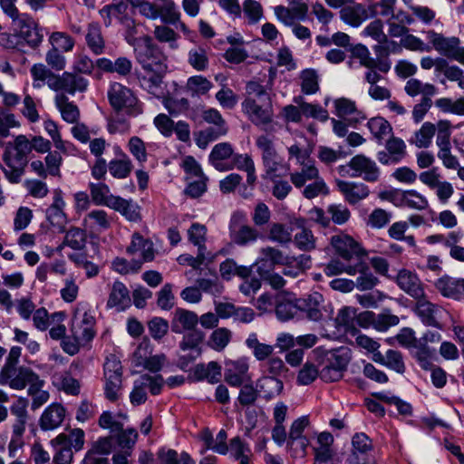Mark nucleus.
Returning <instances> with one entry per match:
<instances>
[{
    "label": "nucleus",
    "instance_id": "11",
    "mask_svg": "<svg viewBox=\"0 0 464 464\" xmlns=\"http://www.w3.org/2000/svg\"><path fill=\"white\" fill-rule=\"evenodd\" d=\"M38 374L27 367H3L0 371V384L8 385L11 389L21 391L31 385L38 378Z\"/></svg>",
    "mask_w": 464,
    "mask_h": 464
},
{
    "label": "nucleus",
    "instance_id": "53",
    "mask_svg": "<svg viewBox=\"0 0 464 464\" xmlns=\"http://www.w3.org/2000/svg\"><path fill=\"white\" fill-rule=\"evenodd\" d=\"M31 75L34 80V87L40 88L42 86L41 82L46 81L47 86L50 88V82H53V81L56 80L57 74L53 73L47 66L43 63H35L30 69Z\"/></svg>",
    "mask_w": 464,
    "mask_h": 464
},
{
    "label": "nucleus",
    "instance_id": "60",
    "mask_svg": "<svg viewBox=\"0 0 464 464\" xmlns=\"http://www.w3.org/2000/svg\"><path fill=\"white\" fill-rule=\"evenodd\" d=\"M186 333L187 334H184L181 342L179 343V348L184 352L187 350H192L197 353V356H199L201 349L198 345L204 339V334L198 329Z\"/></svg>",
    "mask_w": 464,
    "mask_h": 464
},
{
    "label": "nucleus",
    "instance_id": "22",
    "mask_svg": "<svg viewBox=\"0 0 464 464\" xmlns=\"http://www.w3.org/2000/svg\"><path fill=\"white\" fill-rule=\"evenodd\" d=\"M352 454L347 459L348 464H368V453L372 449V440L365 433H356L352 440Z\"/></svg>",
    "mask_w": 464,
    "mask_h": 464
},
{
    "label": "nucleus",
    "instance_id": "37",
    "mask_svg": "<svg viewBox=\"0 0 464 464\" xmlns=\"http://www.w3.org/2000/svg\"><path fill=\"white\" fill-rule=\"evenodd\" d=\"M127 252L129 254H136L139 252L143 262H150L155 256L153 243L149 239H145L138 233L132 236V240L127 248Z\"/></svg>",
    "mask_w": 464,
    "mask_h": 464
},
{
    "label": "nucleus",
    "instance_id": "12",
    "mask_svg": "<svg viewBox=\"0 0 464 464\" xmlns=\"http://www.w3.org/2000/svg\"><path fill=\"white\" fill-rule=\"evenodd\" d=\"M53 82H50L51 90L71 95L76 92H84L89 86V81L74 72H64L62 74H57L56 80Z\"/></svg>",
    "mask_w": 464,
    "mask_h": 464
},
{
    "label": "nucleus",
    "instance_id": "52",
    "mask_svg": "<svg viewBox=\"0 0 464 464\" xmlns=\"http://www.w3.org/2000/svg\"><path fill=\"white\" fill-rule=\"evenodd\" d=\"M86 43L92 52L96 54H102L104 51V40L102 36L101 27L98 24H90L86 34Z\"/></svg>",
    "mask_w": 464,
    "mask_h": 464
},
{
    "label": "nucleus",
    "instance_id": "44",
    "mask_svg": "<svg viewBox=\"0 0 464 464\" xmlns=\"http://www.w3.org/2000/svg\"><path fill=\"white\" fill-rule=\"evenodd\" d=\"M52 446L67 445L76 451L82 449L84 444V432L82 429H73L69 434L61 433L51 440Z\"/></svg>",
    "mask_w": 464,
    "mask_h": 464
},
{
    "label": "nucleus",
    "instance_id": "31",
    "mask_svg": "<svg viewBox=\"0 0 464 464\" xmlns=\"http://www.w3.org/2000/svg\"><path fill=\"white\" fill-rule=\"evenodd\" d=\"M353 55L365 68L378 67L382 73H387L391 70V61L389 59H375L372 57L368 48L362 44H358L354 47Z\"/></svg>",
    "mask_w": 464,
    "mask_h": 464
},
{
    "label": "nucleus",
    "instance_id": "17",
    "mask_svg": "<svg viewBox=\"0 0 464 464\" xmlns=\"http://www.w3.org/2000/svg\"><path fill=\"white\" fill-rule=\"evenodd\" d=\"M395 282L401 291L415 300L425 296L424 285L415 272L401 269L395 277Z\"/></svg>",
    "mask_w": 464,
    "mask_h": 464
},
{
    "label": "nucleus",
    "instance_id": "19",
    "mask_svg": "<svg viewBox=\"0 0 464 464\" xmlns=\"http://www.w3.org/2000/svg\"><path fill=\"white\" fill-rule=\"evenodd\" d=\"M225 365V381L229 385L239 387L250 379L248 360L246 357L227 361Z\"/></svg>",
    "mask_w": 464,
    "mask_h": 464
},
{
    "label": "nucleus",
    "instance_id": "20",
    "mask_svg": "<svg viewBox=\"0 0 464 464\" xmlns=\"http://www.w3.org/2000/svg\"><path fill=\"white\" fill-rule=\"evenodd\" d=\"M435 288L446 298L464 300V278L443 276L435 284Z\"/></svg>",
    "mask_w": 464,
    "mask_h": 464
},
{
    "label": "nucleus",
    "instance_id": "10",
    "mask_svg": "<svg viewBox=\"0 0 464 464\" xmlns=\"http://www.w3.org/2000/svg\"><path fill=\"white\" fill-rule=\"evenodd\" d=\"M122 366L121 362L114 356L107 357L104 363V392L111 401H115L119 397L121 389Z\"/></svg>",
    "mask_w": 464,
    "mask_h": 464
},
{
    "label": "nucleus",
    "instance_id": "9",
    "mask_svg": "<svg viewBox=\"0 0 464 464\" xmlns=\"http://www.w3.org/2000/svg\"><path fill=\"white\" fill-rule=\"evenodd\" d=\"M256 145L261 151L262 161L269 179L280 177L277 172L282 167V160L276 150L273 140L268 135H260L256 140Z\"/></svg>",
    "mask_w": 464,
    "mask_h": 464
},
{
    "label": "nucleus",
    "instance_id": "6",
    "mask_svg": "<svg viewBox=\"0 0 464 464\" xmlns=\"http://www.w3.org/2000/svg\"><path fill=\"white\" fill-rule=\"evenodd\" d=\"M412 311L425 326L439 330L443 329V320L448 314L447 310L441 305L428 300L426 295L416 300Z\"/></svg>",
    "mask_w": 464,
    "mask_h": 464
},
{
    "label": "nucleus",
    "instance_id": "29",
    "mask_svg": "<svg viewBox=\"0 0 464 464\" xmlns=\"http://www.w3.org/2000/svg\"><path fill=\"white\" fill-rule=\"evenodd\" d=\"M261 257L257 260V266H262L265 268L271 269L276 265H290L295 256L284 255V253L273 246H266L260 250Z\"/></svg>",
    "mask_w": 464,
    "mask_h": 464
},
{
    "label": "nucleus",
    "instance_id": "61",
    "mask_svg": "<svg viewBox=\"0 0 464 464\" xmlns=\"http://www.w3.org/2000/svg\"><path fill=\"white\" fill-rule=\"evenodd\" d=\"M301 90L304 94H314L319 90L318 74L314 69H305L300 73Z\"/></svg>",
    "mask_w": 464,
    "mask_h": 464
},
{
    "label": "nucleus",
    "instance_id": "36",
    "mask_svg": "<svg viewBox=\"0 0 464 464\" xmlns=\"http://www.w3.org/2000/svg\"><path fill=\"white\" fill-rule=\"evenodd\" d=\"M209 51L206 45H194L188 51L187 62L198 72H204L209 66Z\"/></svg>",
    "mask_w": 464,
    "mask_h": 464
},
{
    "label": "nucleus",
    "instance_id": "32",
    "mask_svg": "<svg viewBox=\"0 0 464 464\" xmlns=\"http://www.w3.org/2000/svg\"><path fill=\"white\" fill-rule=\"evenodd\" d=\"M130 303V291L126 285L120 281H115L111 285L107 301V307L116 308L117 311L121 312L128 308Z\"/></svg>",
    "mask_w": 464,
    "mask_h": 464
},
{
    "label": "nucleus",
    "instance_id": "13",
    "mask_svg": "<svg viewBox=\"0 0 464 464\" xmlns=\"http://www.w3.org/2000/svg\"><path fill=\"white\" fill-rule=\"evenodd\" d=\"M95 318L90 311L77 310L72 318L71 334L78 340L88 343L95 336Z\"/></svg>",
    "mask_w": 464,
    "mask_h": 464
},
{
    "label": "nucleus",
    "instance_id": "43",
    "mask_svg": "<svg viewBox=\"0 0 464 464\" xmlns=\"http://www.w3.org/2000/svg\"><path fill=\"white\" fill-rule=\"evenodd\" d=\"M110 208L120 212L130 221H138L140 218L139 207L131 200H126L121 197L111 198Z\"/></svg>",
    "mask_w": 464,
    "mask_h": 464
},
{
    "label": "nucleus",
    "instance_id": "24",
    "mask_svg": "<svg viewBox=\"0 0 464 464\" xmlns=\"http://www.w3.org/2000/svg\"><path fill=\"white\" fill-rule=\"evenodd\" d=\"M337 188L344 197V199L350 205H355L358 202L365 199L369 194V188L361 182H351L345 180H337Z\"/></svg>",
    "mask_w": 464,
    "mask_h": 464
},
{
    "label": "nucleus",
    "instance_id": "21",
    "mask_svg": "<svg viewBox=\"0 0 464 464\" xmlns=\"http://www.w3.org/2000/svg\"><path fill=\"white\" fill-rule=\"evenodd\" d=\"M198 316L193 312L184 308H176L170 321L171 331L175 334H184L196 329Z\"/></svg>",
    "mask_w": 464,
    "mask_h": 464
},
{
    "label": "nucleus",
    "instance_id": "48",
    "mask_svg": "<svg viewBox=\"0 0 464 464\" xmlns=\"http://www.w3.org/2000/svg\"><path fill=\"white\" fill-rule=\"evenodd\" d=\"M232 332L226 327L215 329L209 335L207 344L216 352H222L232 339Z\"/></svg>",
    "mask_w": 464,
    "mask_h": 464
},
{
    "label": "nucleus",
    "instance_id": "40",
    "mask_svg": "<svg viewBox=\"0 0 464 464\" xmlns=\"http://www.w3.org/2000/svg\"><path fill=\"white\" fill-rule=\"evenodd\" d=\"M230 237L231 240L238 246H246L247 244L255 242L258 237V232L256 228L241 225L237 227L236 225H230Z\"/></svg>",
    "mask_w": 464,
    "mask_h": 464
},
{
    "label": "nucleus",
    "instance_id": "28",
    "mask_svg": "<svg viewBox=\"0 0 464 464\" xmlns=\"http://www.w3.org/2000/svg\"><path fill=\"white\" fill-rule=\"evenodd\" d=\"M96 67L103 72L117 73L126 77L131 72L132 62L124 56L118 57L115 61L103 57L96 60Z\"/></svg>",
    "mask_w": 464,
    "mask_h": 464
},
{
    "label": "nucleus",
    "instance_id": "3",
    "mask_svg": "<svg viewBox=\"0 0 464 464\" xmlns=\"http://www.w3.org/2000/svg\"><path fill=\"white\" fill-rule=\"evenodd\" d=\"M351 358L350 349L344 346L326 351L324 354L320 378L326 382L339 381L343 378Z\"/></svg>",
    "mask_w": 464,
    "mask_h": 464
},
{
    "label": "nucleus",
    "instance_id": "27",
    "mask_svg": "<svg viewBox=\"0 0 464 464\" xmlns=\"http://www.w3.org/2000/svg\"><path fill=\"white\" fill-rule=\"evenodd\" d=\"M65 409L60 403H52L42 413L39 426L43 430H53L63 423Z\"/></svg>",
    "mask_w": 464,
    "mask_h": 464
},
{
    "label": "nucleus",
    "instance_id": "35",
    "mask_svg": "<svg viewBox=\"0 0 464 464\" xmlns=\"http://www.w3.org/2000/svg\"><path fill=\"white\" fill-rule=\"evenodd\" d=\"M301 169L290 174V180L297 188H303L306 182L313 181L320 176L319 170L312 160H302Z\"/></svg>",
    "mask_w": 464,
    "mask_h": 464
},
{
    "label": "nucleus",
    "instance_id": "56",
    "mask_svg": "<svg viewBox=\"0 0 464 464\" xmlns=\"http://www.w3.org/2000/svg\"><path fill=\"white\" fill-rule=\"evenodd\" d=\"M212 87V82L202 75L191 76L187 81V90L192 96L205 95Z\"/></svg>",
    "mask_w": 464,
    "mask_h": 464
},
{
    "label": "nucleus",
    "instance_id": "55",
    "mask_svg": "<svg viewBox=\"0 0 464 464\" xmlns=\"http://www.w3.org/2000/svg\"><path fill=\"white\" fill-rule=\"evenodd\" d=\"M357 271H362L361 265H345L338 259H332L324 268V272L328 276L346 273L350 276H354Z\"/></svg>",
    "mask_w": 464,
    "mask_h": 464
},
{
    "label": "nucleus",
    "instance_id": "4",
    "mask_svg": "<svg viewBox=\"0 0 464 464\" xmlns=\"http://www.w3.org/2000/svg\"><path fill=\"white\" fill-rule=\"evenodd\" d=\"M142 42L143 45L136 49V58L142 69L150 72H167V56L162 48L149 35L143 36Z\"/></svg>",
    "mask_w": 464,
    "mask_h": 464
},
{
    "label": "nucleus",
    "instance_id": "5",
    "mask_svg": "<svg viewBox=\"0 0 464 464\" xmlns=\"http://www.w3.org/2000/svg\"><path fill=\"white\" fill-rule=\"evenodd\" d=\"M430 45L441 55L464 65V47L460 46L459 37H446L434 30L425 32Z\"/></svg>",
    "mask_w": 464,
    "mask_h": 464
},
{
    "label": "nucleus",
    "instance_id": "58",
    "mask_svg": "<svg viewBox=\"0 0 464 464\" xmlns=\"http://www.w3.org/2000/svg\"><path fill=\"white\" fill-rule=\"evenodd\" d=\"M90 191L92 201L96 205H105L110 208L111 198H116L110 193V188L105 183H90Z\"/></svg>",
    "mask_w": 464,
    "mask_h": 464
},
{
    "label": "nucleus",
    "instance_id": "54",
    "mask_svg": "<svg viewBox=\"0 0 464 464\" xmlns=\"http://www.w3.org/2000/svg\"><path fill=\"white\" fill-rule=\"evenodd\" d=\"M159 17L165 24H175L179 21L180 13L170 0H159Z\"/></svg>",
    "mask_w": 464,
    "mask_h": 464
},
{
    "label": "nucleus",
    "instance_id": "63",
    "mask_svg": "<svg viewBox=\"0 0 464 464\" xmlns=\"http://www.w3.org/2000/svg\"><path fill=\"white\" fill-rule=\"evenodd\" d=\"M268 238L282 246H285L292 242V231L285 225L274 223L271 225Z\"/></svg>",
    "mask_w": 464,
    "mask_h": 464
},
{
    "label": "nucleus",
    "instance_id": "47",
    "mask_svg": "<svg viewBox=\"0 0 464 464\" xmlns=\"http://www.w3.org/2000/svg\"><path fill=\"white\" fill-rule=\"evenodd\" d=\"M44 380L38 376L37 380L28 387L27 393L32 397L31 408L34 411L42 407L49 401L50 394L49 392L44 390Z\"/></svg>",
    "mask_w": 464,
    "mask_h": 464
},
{
    "label": "nucleus",
    "instance_id": "33",
    "mask_svg": "<svg viewBox=\"0 0 464 464\" xmlns=\"http://www.w3.org/2000/svg\"><path fill=\"white\" fill-rule=\"evenodd\" d=\"M334 107L336 115L340 118L349 117V122L352 125H356L366 119L362 111H357L354 102L349 99L340 98L335 100Z\"/></svg>",
    "mask_w": 464,
    "mask_h": 464
},
{
    "label": "nucleus",
    "instance_id": "1",
    "mask_svg": "<svg viewBox=\"0 0 464 464\" xmlns=\"http://www.w3.org/2000/svg\"><path fill=\"white\" fill-rule=\"evenodd\" d=\"M30 152V140L24 135H19L14 142L6 143L2 157L4 165H0V167L10 183L18 184L22 180Z\"/></svg>",
    "mask_w": 464,
    "mask_h": 464
},
{
    "label": "nucleus",
    "instance_id": "51",
    "mask_svg": "<svg viewBox=\"0 0 464 464\" xmlns=\"http://www.w3.org/2000/svg\"><path fill=\"white\" fill-rule=\"evenodd\" d=\"M355 265H361L362 271H357L360 276L354 282L355 287L360 291H367L372 289L378 283L379 280L376 276L370 272L367 264L363 260L355 262Z\"/></svg>",
    "mask_w": 464,
    "mask_h": 464
},
{
    "label": "nucleus",
    "instance_id": "30",
    "mask_svg": "<svg viewBox=\"0 0 464 464\" xmlns=\"http://www.w3.org/2000/svg\"><path fill=\"white\" fill-rule=\"evenodd\" d=\"M111 218L106 211L94 209L89 212L82 220V226L86 231L91 233H101L111 227Z\"/></svg>",
    "mask_w": 464,
    "mask_h": 464
},
{
    "label": "nucleus",
    "instance_id": "25",
    "mask_svg": "<svg viewBox=\"0 0 464 464\" xmlns=\"http://www.w3.org/2000/svg\"><path fill=\"white\" fill-rule=\"evenodd\" d=\"M234 155V149L229 142H220L216 144L209 156V163L218 171L232 170V167L228 166L230 161H227Z\"/></svg>",
    "mask_w": 464,
    "mask_h": 464
},
{
    "label": "nucleus",
    "instance_id": "39",
    "mask_svg": "<svg viewBox=\"0 0 464 464\" xmlns=\"http://www.w3.org/2000/svg\"><path fill=\"white\" fill-rule=\"evenodd\" d=\"M298 313L297 301L293 302L290 295H277L276 301V314L280 321H288Z\"/></svg>",
    "mask_w": 464,
    "mask_h": 464
},
{
    "label": "nucleus",
    "instance_id": "2",
    "mask_svg": "<svg viewBox=\"0 0 464 464\" xmlns=\"http://www.w3.org/2000/svg\"><path fill=\"white\" fill-rule=\"evenodd\" d=\"M107 97L111 108L122 111L130 117H137L143 112L142 103L133 91L118 82H111L107 91Z\"/></svg>",
    "mask_w": 464,
    "mask_h": 464
},
{
    "label": "nucleus",
    "instance_id": "15",
    "mask_svg": "<svg viewBox=\"0 0 464 464\" xmlns=\"http://www.w3.org/2000/svg\"><path fill=\"white\" fill-rule=\"evenodd\" d=\"M331 244L336 253L346 261L363 260L362 258L366 255L361 246L348 235L340 234L332 237Z\"/></svg>",
    "mask_w": 464,
    "mask_h": 464
},
{
    "label": "nucleus",
    "instance_id": "23",
    "mask_svg": "<svg viewBox=\"0 0 464 464\" xmlns=\"http://www.w3.org/2000/svg\"><path fill=\"white\" fill-rule=\"evenodd\" d=\"M53 194V201L46 209V218L58 232H64L67 224V218L63 212L65 203L60 190H55Z\"/></svg>",
    "mask_w": 464,
    "mask_h": 464
},
{
    "label": "nucleus",
    "instance_id": "49",
    "mask_svg": "<svg viewBox=\"0 0 464 464\" xmlns=\"http://www.w3.org/2000/svg\"><path fill=\"white\" fill-rule=\"evenodd\" d=\"M202 118L207 123L214 125V127L207 128L208 130H212L219 136H224L227 133L228 129L226 121L217 109L209 108L205 110L202 112Z\"/></svg>",
    "mask_w": 464,
    "mask_h": 464
},
{
    "label": "nucleus",
    "instance_id": "7",
    "mask_svg": "<svg viewBox=\"0 0 464 464\" xmlns=\"http://www.w3.org/2000/svg\"><path fill=\"white\" fill-rule=\"evenodd\" d=\"M165 381L161 375L151 376L147 373L140 375L133 382L132 391L130 393V401L132 405L138 406L146 402L147 389L152 395L161 392Z\"/></svg>",
    "mask_w": 464,
    "mask_h": 464
},
{
    "label": "nucleus",
    "instance_id": "50",
    "mask_svg": "<svg viewBox=\"0 0 464 464\" xmlns=\"http://www.w3.org/2000/svg\"><path fill=\"white\" fill-rule=\"evenodd\" d=\"M435 132L436 126L433 123L429 121L424 122L409 141L420 149L428 148L431 144Z\"/></svg>",
    "mask_w": 464,
    "mask_h": 464
},
{
    "label": "nucleus",
    "instance_id": "46",
    "mask_svg": "<svg viewBox=\"0 0 464 464\" xmlns=\"http://www.w3.org/2000/svg\"><path fill=\"white\" fill-rule=\"evenodd\" d=\"M367 127L371 131L373 139L379 144H382L383 140L392 134V127L390 122L382 117H373L367 122Z\"/></svg>",
    "mask_w": 464,
    "mask_h": 464
},
{
    "label": "nucleus",
    "instance_id": "14",
    "mask_svg": "<svg viewBox=\"0 0 464 464\" xmlns=\"http://www.w3.org/2000/svg\"><path fill=\"white\" fill-rule=\"evenodd\" d=\"M297 307L298 311L304 312L306 317L312 321L323 320L324 316H328L332 313V310L327 309L323 295L318 292L298 299Z\"/></svg>",
    "mask_w": 464,
    "mask_h": 464
},
{
    "label": "nucleus",
    "instance_id": "64",
    "mask_svg": "<svg viewBox=\"0 0 464 464\" xmlns=\"http://www.w3.org/2000/svg\"><path fill=\"white\" fill-rule=\"evenodd\" d=\"M435 105L443 112L464 115V97L456 101L450 98H440L436 100Z\"/></svg>",
    "mask_w": 464,
    "mask_h": 464
},
{
    "label": "nucleus",
    "instance_id": "18",
    "mask_svg": "<svg viewBox=\"0 0 464 464\" xmlns=\"http://www.w3.org/2000/svg\"><path fill=\"white\" fill-rule=\"evenodd\" d=\"M353 173L351 177H362L365 181L375 182L379 179L380 169L375 161L360 154L353 157L348 163Z\"/></svg>",
    "mask_w": 464,
    "mask_h": 464
},
{
    "label": "nucleus",
    "instance_id": "57",
    "mask_svg": "<svg viewBox=\"0 0 464 464\" xmlns=\"http://www.w3.org/2000/svg\"><path fill=\"white\" fill-rule=\"evenodd\" d=\"M131 160L124 155L121 159L112 160L108 164L110 174L116 179L127 178L132 169Z\"/></svg>",
    "mask_w": 464,
    "mask_h": 464
},
{
    "label": "nucleus",
    "instance_id": "41",
    "mask_svg": "<svg viewBox=\"0 0 464 464\" xmlns=\"http://www.w3.org/2000/svg\"><path fill=\"white\" fill-rule=\"evenodd\" d=\"M166 72L144 71V74L138 78L140 87L153 95H158L161 91V84Z\"/></svg>",
    "mask_w": 464,
    "mask_h": 464
},
{
    "label": "nucleus",
    "instance_id": "45",
    "mask_svg": "<svg viewBox=\"0 0 464 464\" xmlns=\"http://www.w3.org/2000/svg\"><path fill=\"white\" fill-rule=\"evenodd\" d=\"M245 343L257 361L268 359L273 354L275 349L273 345L260 343L256 333L250 334L246 339Z\"/></svg>",
    "mask_w": 464,
    "mask_h": 464
},
{
    "label": "nucleus",
    "instance_id": "59",
    "mask_svg": "<svg viewBox=\"0 0 464 464\" xmlns=\"http://www.w3.org/2000/svg\"><path fill=\"white\" fill-rule=\"evenodd\" d=\"M53 383L67 394L78 395L80 393V382L68 372L55 375Z\"/></svg>",
    "mask_w": 464,
    "mask_h": 464
},
{
    "label": "nucleus",
    "instance_id": "34",
    "mask_svg": "<svg viewBox=\"0 0 464 464\" xmlns=\"http://www.w3.org/2000/svg\"><path fill=\"white\" fill-rule=\"evenodd\" d=\"M372 360L400 374H402L406 369L401 353L396 350L390 349L385 354L381 352L375 353Z\"/></svg>",
    "mask_w": 464,
    "mask_h": 464
},
{
    "label": "nucleus",
    "instance_id": "8",
    "mask_svg": "<svg viewBox=\"0 0 464 464\" xmlns=\"http://www.w3.org/2000/svg\"><path fill=\"white\" fill-rule=\"evenodd\" d=\"M242 111L247 115L253 124L266 131H273L272 127H266L273 120V110L270 101L260 104L255 98H246L242 102Z\"/></svg>",
    "mask_w": 464,
    "mask_h": 464
},
{
    "label": "nucleus",
    "instance_id": "42",
    "mask_svg": "<svg viewBox=\"0 0 464 464\" xmlns=\"http://www.w3.org/2000/svg\"><path fill=\"white\" fill-rule=\"evenodd\" d=\"M256 388L266 400H271L280 394L284 384L275 376H263L257 381Z\"/></svg>",
    "mask_w": 464,
    "mask_h": 464
},
{
    "label": "nucleus",
    "instance_id": "16",
    "mask_svg": "<svg viewBox=\"0 0 464 464\" xmlns=\"http://www.w3.org/2000/svg\"><path fill=\"white\" fill-rule=\"evenodd\" d=\"M12 25L18 38L24 39L31 47H36L42 43L43 34L36 22L28 14L23 13L20 19Z\"/></svg>",
    "mask_w": 464,
    "mask_h": 464
},
{
    "label": "nucleus",
    "instance_id": "38",
    "mask_svg": "<svg viewBox=\"0 0 464 464\" xmlns=\"http://www.w3.org/2000/svg\"><path fill=\"white\" fill-rule=\"evenodd\" d=\"M54 103L61 112L62 118L68 123H76L80 118V111L77 105L70 102L64 93L55 95Z\"/></svg>",
    "mask_w": 464,
    "mask_h": 464
},
{
    "label": "nucleus",
    "instance_id": "62",
    "mask_svg": "<svg viewBox=\"0 0 464 464\" xmlns=\"http://www.w3.org/2000/svg\"><path fill=\"white\" fill-rule=\"evenodd\" d=\"M63 245L74 250H82L86 245L85 230L71 227L65 234Z\"/></svg>",
    "mask_w": 464,
    "mask_h": 464
},
{
    "label": "nucleus",
    "instance_id": "26",
    "mask_svg": "<svg viewBox=\"0 0 464 464\" xmlns=\"http://www.w3.org/2000/svg\"><path fill=\"white\" fill-rule=\"evenodd\" d=\"M370 17H372L370 9L362 4H350L340 11L341 20L353 27H359Z\"/></svg>",
    "mask_w": 464,
    "mask_h": 464
}]
</instances>
